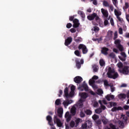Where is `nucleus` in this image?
<instances>
[{
	"instance_id": "20",
	"label": "nucleus",
	"mask_w": 129,
	"mask_h": 129,
	"mask_svg": "<svg viewBox=\"0 0 129 129\" xmlns=\"http://www.w3.org/2000/svg\"><path fill=\"white\" fill-rule=\"evenodd\" d=\"M65 117L67 119V121H70L71 119V115L69 113V112H67L65 114Z\"/></svg>"
},
{
	"instance_id": "60",
	"label": "nucleus",
	"mask_w": 129,
	"mask_h": 129,
	"mask_svg": "<svg viewBox=\"0 0 129 129\" xmlns=\"http://www.w3.org/2000/svg\"><path fill=\"white\" fill-rule=\"evenodd\" d=\"M70 31L72 33H76V29H75V28H71Z\"/></svg>"
},
{
	"instance_id": "25",
	"label": "nucleus",
	"mask_w": 129,
	"mask_h": 129,
	"mask_svg": "<svg viewBox=\"0 0 129 129\" xmlns=\"http://www.w3.org/2000/svg\"><path fill=\"white\" fill-rule=\"evenodd\" d=\"M46 119L47 120H48L49 125H51L52 126H53V124L51 123L52 122V117H51L50 116H47L46 117Z\"/></svg>"
},
{
	"instance_id": "17",
	"label": "nucleus",
	"mask_w": 129,
	"mask_h": 129,
	"mask_svg": "<svg viewBox=\"0 0 129 129\" xmlns=\"http://www.w3.org/2000/svg\"><path fill=\"white\" fill-rule=\"evenodd\" d=\"M113 34V32L112 31L109 30L107 32L106 38L108 39V40H110V39H112Z\"/></svg>"
},
{
	"instance_id": "57",
	"label": "nucleus",
	"mask_w": 129,
	"mask_h": 129,
	"mask_svg": "<svg viewBox=\"0 0 129 129\" xmlns=\"http://www.w3.org/2000/svg\"><path fill=\"white\" fill-rule=\"evenodd\" d=\"M117 38V31H115L114 34V37H113V39L115 40Z\"/></svg>"
},
{
	"instance_id": "48",
	"label": "nucleus",
	"mask_w": 129,
	"mask_h": 129,
	"mask_svg": "<svg viewBox=\"0 0 129 129\" xmlns=\"http://www.w3.org/2000/svg\"><path fill=\"white\" fill-rule=\"evenodd\" d=\"M70 125L71 127H74L75 126V122L74 121H71Z\"/></svg>"
},
{
	"instance_id": "10",
	"label": "nucleus",
	"mask_w": 129,
	"mask_h": 129,
	"mask_svg": "<svg viewBox=\"0 0 129 129\" xmlns=\"http://www.w3.org/2000/svg\"><path fill=\"white\" fill-rule=\"evenodd\" d=\"M78 48L79 50H82L83 54H86L88 50H87V48L86 47V46L84 44H80L79 45Z\"/></svg>"
},
{
	"instance_id": "3",
	"label": "nucleus",
	"mask_w": 129,
	"mask_h": 129,
	"mask_svg": "<svg viewBox=\"0 0 129 129\" xmlns=\"http://www.w3.org/2000/svg\"><path fill=\"white\" fill-rule=\"evenodd\" d=\"M108 78H112L113 79H116L118 77V73L114 71V68H109L107 73Z\"/></svg>"
},
{
	"instance_id": "39",
	"label": "nucleus",
	"mask_w": 129,
	"mask_h": 129,
	"mask_svg": "<svg viewBox=\"0 0 129 129\" xmlns=\"http://www.w3.org/2000/svg\"><path fill=\"white\" fill-rule=\"evenodd\" d=\"M110 127H111V128L112 129H118V127L114 125L113 124H109Z\"/></svg>"
},
{
	"instance_id": "7",
	"label": "nucleus",
	"mask_w": 129,
	"mask_h": 129,
	"mask_svg": "<svg viewBox=\"0 0 129 129\" xmlns=\"http://www.w3.org/2000/svg\"><path fill=\"white\" fill-rule=\"evenodd\" d=\"M121 41L119 39L115 40L114 41V44L116 45V48L118 49L119 51L122 52L123 51V46L120 44Z\"/></svg>"
},
{
	"instance_id": "36",
	"label": "nucleus",
	"mask_w": 129,
	"mask_h": 129,
	"mask_svg": "<svg viewBox=\"0 0 129 129\" xmlns=\"http://www.w3.org/2000/svg\"><path fill=\"white\" fill-rule=\"evenodd\" d=\"M93 69L94 72H97L98 71V67L96 65H93Z\"/></svg>"
},
{
	"instance_id": "8",
	"label": "nucleus",
	"mask_w": 129,
	"mask_h": 129,
	"mask_svg": "<svg viewBox=\"0 0 129 129\" xmlns=\"http://www.w3.org/2000/svg\"><path fill=\"white\" fill-rule=\"evenodd\" d=\"M118 71L124 75H127L129 73L128 67L125 66L122 70L119 69Z\"/></svg>"
},
{
	"instance_id": "6",
	"label": "nucleus",
	"mask_w": 129,
	"mask_h": 129,
	"mask_svg": "<svg viewBox=\"0 0 129 129\" xmlns=\"http://www.w3.org/2000/svg\"><path fill=\"white\" fill-rule=\"evenodd\" d=\"M78 89L79 90H80V91H83V89H84L85 91H89L90 94L92 95H94L95 94L93 91L89 89V88H88V86L86 84H84L83 86L79 87Z\"/></svg>"
},
{
	"instance_id": "51",
	"label": "nucleus",
	"mask_w": 129,
	"mask_h": 129,
	"mask_svg": "<svg viewBox=\"0 0 129 129\" xmlns=\"http://www.w3.org/2000/svg\"><path fill=\"white\" fill-rule=\"evenodd\" d=\"M104 84L105 85V86H109V85H111V84H108V82L107 81V80H105L104 81Z\"/></svg>"
},
{
	"instance_id": "23",
	"label": "nucleus",
	"mask_w": 129,
	"mask_h": 129,
	"mask_svg": "<svg viewBox=\"0 0 129 129\" xmlns=\"http://www.w3.org/2000/svg\"><path fill=\"white\" fill-rule=\"evenodd\" d=\"M101 52L102 54H104V55H107V52H108V48L106 47H103Z\"/></svg>"
},
{
	"instance_id": "37",
	"label": "nucleus",
	"mask_w": 129,
	"mask_h": 129,
	"mask_svg": "<svg viewBox=\"0 0 129 129\" xmlns=\"http://www.w3.org/2000/svg\"><path fill=\"white\" fill-rule=\"evenodd\" d=\"M85 113L86 114H87L88 115H90L91 114H92V111L90 110H86L85 111Z\"/></svg>"
},
{
	"instance_id": "47",
	"label": "nucleus",
	"mask_w": 129,
	"mask_h": 129,
	"mask_svg": "<svg viewBox=\"0 0 129 129\" xmlns=\"http://www.w3.org/2000/svg\"><path fill=\"white\" fill-rule=\"evenodd\" d=\"M113 5L115 6V7H117V4H118V2H117V0H112Z\"/></svg>"
},
{
	"instance_id": "59",
	"label": "nucleus",
	"mask_w": 129,
	"mask_h": 129,
	"mask_svg": "<svg viewBox=\"0 0 129 129\" xmlns=\"http://www.w3.org/2000/svg\"><path fill=\"white\" fill-rule=\"evenodd\" d=\"M110 22L112 26H114V22H113V19L110 18Z\"/></svg>"
},
{
	"instance_id": "64",
	"label": "nucleus",
	"mask_w": 129,
	"mask_h": 129,
	"mask_svg": "<svg viewBox=\"0 0 129 129\" xmlns=\"http://www.w3.org/2000/svg\"><path fill=\"white\" fill-rule=\"evenodd\" d=\"M80 116L81 117H84V116H85V114L83 113V112H81Z\"/></svg>"
},
{
	"instance_id": "46",
	"label": "nucleus",
	"mask_w": 129,
	"mask_h": 129,
	"mask_svg": "<svg viewBox=\"0 0 129 129\" xmlns=\"http://www.w3.org/2000/svg\"><path fill=\"white\" fill-rule=\"evenodd\" d=\"M75 41L76 43H80L82 42V38H81V37H78L77 39H75Z\"/></svg>"
},
{
	"instance_id": "13",
	"label": "nucleus",
	"mask_w": 129,
	"mask_h": 129,
	"mask_svg": "<svg viewBox=\"0 0 129 129\" xmlns=\"http://www.w3.org/2000/svg\"><path fill=\"white\" fill-rule=\"evenodd\" d=\"M89 85H91L95 90V89H97V86L94 85V83H95V80H90L89 81Z\"/></svg>"
},
{
	"instance_id": "12",
	"label": "nucleus",
	"mask_w": 129,
	"mask_h": 129,
	"mask_svg": "<svg viewBox=\"0 0 129 129\" xmlns=\"http://www.w3.org/2000/svg\"><path fill=\"white\" fill-rule=\"evenodd\" d=\"M73 102L72 100H67L63 101L62 104L64 105V107H67L69 105V104H71Z\"/></svg>"
},
{
	"instance_id": "38",
	"label": "nucleus",
	"mask_w": 129,
	"mask_h": 129,
	"mask_svg": "<svg viewBox=\"0 0 129 129\" xmlns=\"http://www.w3.org/2000/svg\"><path fill=\"white\" fill-rule=\"evenodd\" d=\"M75 54L76 56H78V57H81V54L80 53V51L79 50H76L75 51Z\"/></svg>"
},
{
	"instance_id": "5",
	"label": "nucleus",
	"mask_w": 129,
	"mask_h": 129,
	"mask_svg": "<svg viewBox=\"0 0 129 129\" xmlns=\"http://www.w3.org/2000/svg\"><path fill=\"white\" fill-rule=\"evenodd\" d=\"M127 119V117L125 116L124 115H121V117H120V119L118 121L119 122V126L121 128L124 127V122L126 121Z\"/></svg>"
},
{
	"instance_id": "49",
	"label": "nucleus",
	"mask_w": 129,
	"mask_h": 129,
	"mask_svg": "<svg viewBox=\"0 0 129 129\" xmlns=\"http://www.w3.org/2000/svg\"><path fill=\"white\" fill-rule=\"evenodd\" d=\"M92 118L93 119H94V120H96V119L99 118V117L98 116V115L94 114V115L92 116Z\"/></svg>"
},
{
	"instance_id": "31",
	"label": "nucleus",
	"mask_w": 129,
	"mask_h": 129,
	"mask_svg": "<svg viewBox=\"0 0 129 129\" xmlns=\"http://www.w3.org/2000/svg\"><path fill=\"white\" fill-rule=\"evenodd\" d=\"M108 105L109 107H112V106H116V103L110 102L108 103Z\"/></svg>"
},
{
	"instance_id": "29",
	"label": "nucleus",
	"mask_w": 129,
	"mask_h": 129,
	"mask_svg": "<svg viewBox=\"0 0 129 129\" xmlns=\"http://www.w3.org/2000/svg\"><path fill=\"white\" fill-rule=\"evenodd\" d=\"M110 5V4L107 2V1H103V6H104V7H106V8H108Z\"/></svg>"
},
{
	"instance_id": "52",
	"label": "nucleus",
	"mask_w": 129,
	"mask_h": 129,
	"mask_svg": "<svg viewBox=\"0 0 129 129\" xmlns=\"http://www.w3.org/2000/svg\"><path fill=\"white\" fill-rule=\"evenodd\" d=\"M117 66L118 68L120 69V68H122V66H123V64L121 62H119L117 64Z\"/></svg>"
},
{
	"instance_id": "50",
	"label": "nucleus",
	"mask_w": 129,
	"mask_h": 129,
	"mask_svg": "<svg viewBox=\"0 0 129 129\" xmlns=\"http://www.w3.org/2000/svg\"><path fill=\"white\" fill-rule=\"evenodd\" d=\"M97 93L99 95H101V94H103V91L101 89H98L97 90Z\"/></svg>"
},
{
	"instance_id": "55",
	"label": "nucleus",
	"mask_w": 129,
	"mask_h": 129,
	"mask_svg": "<svg viewBox=\"0 0 129 129\" xmlns=\"http://www.w3.org/2000/svg\"><path fill=\"white\" fill-rule=\"evenodd\" d=\"M97 79H98V76H94L91 79H90V80H94L95 81V80H97Z\"/></svg>"
},
{
	"instance_id": "19",
	"label": "nucleus",
	"mask_w": 129,
	"mask_h": 129,
	"mask_svg": "<svg viewBox=\"0 0 129 129\" xmlns=\"http://www.w3.org/2000/svg\"><path fill=\"white\" fill-rule=\"evenodd\" d=\"M74 24L73 25L74 28H78L79 27V21L77 19H75L74 21Z\"/></svg>"
},
{
	"instance_id": "41",
	"label": "nucleus",
	"mask_w": 129,
	"mask_h": 129,
	"mask_svg": "<svg viewBox=\"0 0 129 129\" xmlns=\"http://www.w3.org/2000/svg\"><path fill=\"white\" fill-rule=\"evenodd\" d=\"M95 111L96 113H98V114H99V113H101V112H102V110L100 108L96 109L95 110Z\"/></svg>"
},
{
	"instance_id": "56",
	"label": "nucleus",
	"mask_w": 129,
	"mask_h": 129,
	"mask_svg": "<svg viewBox=\"0 0 129 129\" xmlns=\"http://www.w3.org/2000/svg\"><path fill=\"white\" fill-rule=\"evenodd\" d=\"M123 108L125 110H128V109H129V106L127 105H125L123 106Z\"/></svg>"
},
{
	"instance_id": "63",
	"label": "nucleus",
	"mask_w": 129,
	"mask_h": 129,
	"mask_svg": "<svg viewBox=\"0 0 129 129\" xmlns=\"http://www.w3.org/2000/svg\"><path fill=\"white\" fill-rule=\"evenodd\" d=\"M128 7H129V5H128V3H125V5H124V8L125 9H128Z\"/></svg>"
},
{
	"instance_id": "58",
	"label": "nucleus",
	"mask_w": 129,
	"mask_h": 129,
	"mask_svg": "<svg viewBox=\"0 0 129 129\" xmlns=\"http://www.w3.org/2000/svg\"><path fill=\"white\" fill-rule=\"evenodd\" d=\"M82 127H83V128H86V127H88L87 124L86 123L83 124Z\"/></svg>"
},
{
	"instance_id": "32",
	"label": "nucleus",
	"mask_w": 129,
	"mask_h": 129,
	"mask_svg": "<svg viewBox=\"0 0 129 129\" xmlns=\"http://www.w3.org/2000/svg\"><path fill=\"white\" fill-rule=\"evenodd\" d=\"M78 15H79L82 18H85V14H84V13H83V12L81 11H79L78 12Z\"/></svg>"
},
{
	"instance_id": "4",
	"label": "nucleus",
	"mask_w": 129,
	"mask_h": 129,
	"mask_svg": "<svg viewBox=\"0 0 129 129\" xmlns=\"http://www.w3.org/2000/svg\"><path fill=\"white\" fill-rule=\"evenodd\" d=\"M76 87L74 85H72L71 87V90L70 94L68 93V88H66L64 89V96L67 98H69V97H73L74 96V91H75Z\"/></svg>"
},
{
	"instance_id": "24",
	"label": "nucleus",
	"mask_w": 129,
	"mask_h": 129,
	"mask_svg": "<svg viewBox=\"0 0 129 129\" xmlns=\"http://www.w3.org/2000/svg\"><path fill=\"white\" fill-rule=\"evenodd\" d=\"M118 97L119 99H125L126 95L125 94H120L118 95Z\"/></svg>"
},
{
	"instance_id": "28",
	"label": "nucleus",
	"mask_w": 129,
	"mask_h": 129,
	"mask_svg": "<svg viewBox=\"0 0 129 129\" xmlns=\"http://www.w3.org/2000/svg\"><path fill=\"white\" fill-rule=\"evenodd\" d=\"M99 63L100 66H101L102 67H103V66H105V61H104V60H103V59H100L99 60Z\"/></svg>"
},
{
	"instance_id": "40",
	"label": "nucleus",
	"mask_w": 129,
	"mask_h": 129,
	"mask_svg": "<svg viewBox=\"0 0 129 129\" xmlns=\"http://www.w3.org/2000/svg\"><path fill=\"white\" fill-rule=\"evenodd\" d=\"M92 30L94 31V32H95L96 33H97V32L99 31V28L98 27L95 26L93 27V28Z\"/></svg>"
},
{
	"instance_id": "44",
	"label": "nucleus",
	"mask_w": 129,
	"mask_h": 129,
	"mask_svg": "<svg viewBox=\"0 0 129 129\" xmlns=\"http://www.w3.org/2000/svg\"><path fill=\"white\" fill-rule=\"evenodd\" d=\"M104 26H108V25H109V23H108V20L106 19V18L104 19Z\"/></svg>"
},
{
	"instance_id": "43",
	"label": "nucleus",
	"mask_w": 129,
	"mask_h": 129,
	"mask_svg": "<svg viewBox=\"0 0 129 129\" xmlns=\"http://www.w3.org/2000/svg\"><path fill=\"white\" fill-rule=\"evenodd\" d=\"M55 103L56 105H59V104H61V100H60V99H57L55 101Z\"/></svg>"
},
{
	"instance_id": "62",
	"label": "nucleus",
	"mask_w": 129,
	"mask_h": 129,
	"mask_svg": "<svg viewBox=\"0 0 129 129\" xmlns=\"http://www.w3.org/2000/svg\"><path fill=\"white\" fill-rule=\"evenodd\" d=\"M122 33H123L122 28H119V34H120V35H122Z\"/></svg>"
},
{
	"instance_id": "61",
	"label": "nucleus",
	"mask_w": 129,
	"mask_h": 129,
	"mask_svg": "<svg viewBox=\"0 0 129 129\" xmlns=\"http://www.w3.org/2000/svg\"><path fill=\"white\" fill-rule=\"evenodd\" d=\"M71 27H72V24L71 23H68L67 25V28H68V29H70V28H71Z\"/></svg>"
},
{
	"instance_id": "9",
	"label": "nucleus",
	"mask_w": 129,
	"mask_h": 129,
	"mask_svg": "<svg viewBox=\"0 0 129 129\" xmlns=\"http://www.w3.org/2000/svg\"><path fill=\"white\" fill-rule=\"evenodd\" d=\"M53 121L54 123H56L57 126H58L59 127H61L62 125H63V123H62L61 120L59 118H58L57 116H54Z\"/></svg>"
},
{
	"instance_id": "16",
	"label": "nucleus",
	"mask_w": 129,
	"mask_h": 129,
	"mask_svg": "<svg viewBox=\"0 0 129 129\" xmlns=\"http://www.w3.org/2000/svg\"><path fill=\"white\" fill-rule=\"evenodd\" d=\"M83 79L81 77L77 76L75 78L74 81L76 82V83H80V82H82L83 81Z\"/></svg>"
},
{
	"instance_id": "14",
	"label": "nucleus",
	"mask_w": 129,
	"mask_h": 129,
	"mask_svg": "<svg viewBox=\"0 0 129 129\" xmlns=\"http://www.w3.org/2000/svg\"><path fill=\"white\" fill-rule=\"evenodd\" d=\"M120 55L122 56H118L119 58L121 61H125V58H126V54L125 52H122L120 53Z\"/></svg>"
},
{
	"instance_id": "42",
	"label": "nucleus",
	"mask_w": 129,
	"mask_h": 129,
	"mask_svg": "<svg viewBox=\"0 0 129 129\" xmlns=\"http://www.w3.org/2000/svg\"><path fill=\"white\" fill-rule=\"evenodd\" d=\"M76 63L77 68H78V69H80V67H81V65L80 64V62H79V61H78V60H76Z\"/></svg>"
},
{
	"instance_id": "30",
	"label": "nucleus",
	"mask_w": 129,
	"mask_h": 129,
	"mask_svg": "<svg viewBox=\"0 0 129 129\" xmlns=\"http://www.w3.org/2000/svg\"><path fill=\"white\" fill-rule=\"evenodd\" d=\"M92 104L93 106H94V107H97L98 106V102H97L96 100H94V101H92Z\"/></svg>"
},
{
	"instance_id": "22",
	"label": "nucleus",
	"mask_w": 129,
	"mask_h": 129,
	"mask_svg": "<svg viewBox=\"0 0 129 129\" xmlns=\"http://www.w3.org/2000/svg\"><path fill=\"white\" fill-rule=\"evenodd\" d=\"M114 12L115 16H116V17H119V16H121V12H120V11L119 10L115 9Z\"/></svg>"
},
{
	"instance_id": "11",
	"label": "nucleus",
	"mask_w": 129,
	"mask_h": 129,
	"mask_svg": "<svg viewBox=\"0 0 129 129\" xmlns=\"http://www.w3.org/2000/svg\"><path fill=\"white\" fill-rule=\"evenodd\" d=\"M101 12L103 15V18H108L109 14H108V11H107V10L102 8L101 9Z\"/></svg>"
},
{
	"instance_id": "34",
	"label": "nucleus",
	"mask_w": 129,
	"mask_h": 129,
	"mask_svg": "<svg viewBox=\"0 0 129 129\" xmlns=\"http://www.w3.org/2000/svg\"><path fill=\"white\" fill-rule=\"evenodd\" d=\"M99 103L100 104V106H101V109H103V110H104L105 109H106V107H105V106H104L103 105H102V103L101 100H99Z\"/></svg>"
},
{
	"instance_id": "54",
	"label": "nucleus",
	"mask_w": 129,
	"mask_h": 129,
	"mask_svg": "<svg viewBox=\"0 0 129 129\" xmlns=\"http://www.w3.org/2000/svg\"><path fill=\"white\" fill-rule=\"evenodd\" d=\"M116 18L117 20H118L119 22H120V23H123V20L122 19V18H120V17L117 16Z\"/></svg>"
},
{
	"instance_id": "1",
	"label": "nucleus",
	"mask_w": 129,
	"mask_h": 129,
	"mask_svg": "<svg viewBox=\"0 0 129 129\" xmlns=\"http://www.w3.org/2000/svg\"><path fill=\"white\" fill-rule=\"evenodd\" d=\"M79 96L81 99L78 101L77 103L74 105L71 109V113L72 115H75V114H76V109H77V108L83 107V102H84L85 99L88 97V94L85 92L80 93Z\"/></svg>"
},
{
	"instance_id": "35",
	"label": "nucleus",
	"mask_w": 129,
	"mask_h": 129,
	"mask_svg": "<svg viewBox=\"0 0 129 129\" xmlns=\"http://www.w3.org/2000/svg\"><path fill=\"white\" fill-rule=\"evenodd\" d=\"M102 121L103 122L104 124H106L107 122H108V120L105 118V117H103L102 119Z\"/></svg>"
},
{
	"instance_id": "27",
	"label": "nucleus",
	"mask_w": 129,
	"mask_h": 129,
	"mask_svg": "<svg viewBox=\"0 0 129 129\" xmlns=\"http://www.w3.org/2000/svg\"><path fill=\"white\" fill-rule=\"evenodd\" d=\"M86 123L87 124V125L89 128H90V127L92 126V122L89 120H87L86 121Z\"/></svg>"
},
{
	"instance_id": "21",
	"label": "nucleus",
	"mask_w": 129,
	"mask_h": 129,
	"mask_svg": "<svg viewBox=\"0 0 129 129\" xmlns=\"http://www.w3.org/2000/svg\"><path fill=\"white\" fill-rule=\"evenodd\" d=\"M106 99L108 101H110V100H112V99H114V96L113 95H107L106 96Z\"/></svg>"
},
{
	"instance_id": "26",
	"label": "nucleus",
	"mask_w": 129,
	"mask_h": 129,
	"mask_svg": "<svg viewBox=\"0 0 129 129\" xmlns=\"http://www.w3.org/2000/svg\"><path fill=\"white\" fill-rule=\"evenodd\" d=\"M75 121L76 122L75 126H77V125H78V124H79L80 122H82V120H81V119H80L79 118H76Z\"/></svg>"
},
{
	"instance_id": "18",
	"label": "nucleus",
	"mask_w": 129,
	"mask_h": 129,
	"mask_svg": "<svg viewBox=\"0 0 129 129\" xmlns=\"http://www.w3.org/2000/svg\"><path fill=\"white\" fill-rule=\"evenodd\" d=\"M57 113L58 115V116L59 117H61L63 114V108L59 107L57 109Z\"/></svg>"
},
{
	"instance_id": "33",
	"label": "nucleus",
	"mask_w": 129,
	"mask_h": 129,
	"mask_svg": "<svg viewBox=\"0 0 129 129\" xmlns=\"http://www.w3.org/2000/svg\"><path fill=\"white\" fill-rule=\"evenodd\" d=\"M122 107H114L112 108V111H115V110H122Z\"/></svg>"
},
{
	"instance_id": "53",
	"label": "nucleus",
	"mask_w": 129,
	"mask_h": 129,
	"mask_svg": "<svg viewBox=\"0 0 129 129\" xmlns=\"http://www.w3.org/2000/svg\"><path fill=\"white\" fill-rule=\"evenodd\" d=\"M108 8H109V10H110L111 11V12H113L114 8H113V6H112V5L110 4V6H109V7Z\"/></svg>"
},
{
	"instance_id": "2",
	"label": "nucleus",
	"mask_w": 129,
	"mask_h": 129,
	"mask_svg": "<svg viewBox=\"0 0 129 129\" xmlns=\"http://www.w3.org/2000/svg\"><path fill=\"white\" fill-rule=\"evenodd\" d=\"M87 19L89 21H92L95 19L96 22H97V23L94 24L95 25H100V27H101V25H102V20L99 18V17H98V15H97V14L96 13H93L92 14H91L87 16Z\"/></svg>"
},
{
	"instance_id": "45",
	"label": "nucleus",
	"mask_w": 129,
	"mask_h": 129,
	"mask_svg": "<svg viewBox=\"0 0 129 129\" xmlns=\"http://www.w3.org/2000/svg\"><path fill=\"white\" fill-rule=\"evenodd\" d=\"M109 86L111 88V92H114L115 90V87H113V84H111V85H109Z\"/></svg>"
},
{
	"instance_id": "15",
	"label": "nucleus",
	"mask_w": 129,
	"mask_h": 129,
	"mask_svg": "<svg viewBox=\"0 0 129 129\" xmlns=\"http://www.w3.org/2000/svg\"><path fill=\"white\" fill-rule=\"evenodd\" d=\"M71 42H72V37H69L65 40L64 45L68 46V45L71 44Z\"/></svg>"
}]
</instances>
